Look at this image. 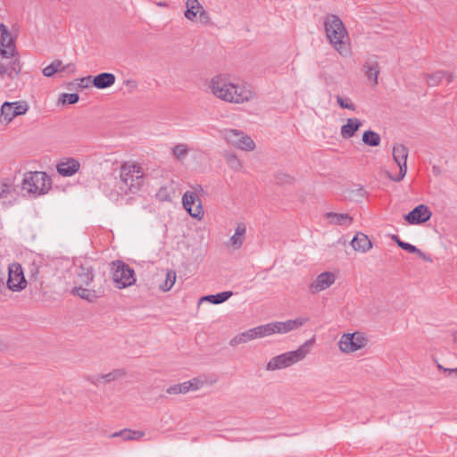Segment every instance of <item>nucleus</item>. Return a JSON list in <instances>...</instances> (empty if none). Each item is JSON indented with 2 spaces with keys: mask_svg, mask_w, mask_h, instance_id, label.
Wrapping results in <instances>:
<instances>
[{
  "mask_svg": "<svg viewBox=\"0 0 457 457\" xmlns=\"http://www.w3.org/2000/svg\"><path fill=\"white\" fill-rule=\"evenodd\" d=\"M324 30L331 46L343 57L351 55L348 31L342 20L336 14H328L324 19Z\"/></svg>",
  "mask_w": 457,
  "mask_h": 457,
  "instance_id": "obj_1",
  "label": "nucleus"
},
{
  "mask_svg": "<svg viewBox=\"0 0 457 457\" xmlns=\"http://www.w3.org/2000/svg\"><path fill=\"white\" fill-rule=\"evenodd\" d=\"M314 340V337H312L295 351L287 352L271 358L266 365V370L273 371L285 369L303 360L309 353V347L313 344Z\"/></svg>",
  "mask_w": 457,
  "mask_h": 457,
  "instance_id": "obj_2",
  "label": "nucleus"
},
{
  "mask_svg": "<svg viewBox=\"0 0 457 457\" xmlns=\"http://www.w3.org/2000/svg\"><path fill=\"white\" fill-rule=\"evenodd\" d=\"M51 188V179L44 171H30L24 175L22 189L28 193L44 195Z\"/></svg>",
  "mask_w": 457,
  "mask_h": 457,
  "instance_id": "obj_3",
  "label": "nucleus"
},
{
  "mask_svg": "<svg viewBox=\"0 0 457 457\" xmlns=\"http://www.w3.org/2000/svg\"><path fill=\"white\" fill-rule=\"evenodd\" d=\"M112 280L117 288H125L136 283L135 271L124 262L117 260L111 263Z\"/></svg>",
  "mask_w": 457,
  "mask_h": 457,
  "instance_id": "obj_4",
  "label": "nucleus"
},
{
  "mask_svg": "<svg viewBox=\"0 0 457 457\" xmlns=\"http://www.w3.org/2000/svg\"><path fill=\"white\" fill-rule=\"evenodd\" d=\"M192 188L193 191H187L183 195L182 204L191 217L201 220L204 211L199 195L204 193V188L201 185H195Z\"/></svg>",
  "mask_w": 457,
  "mask_h": 457,
  "instance_id": "obj_5",
  "label": "nucleus"
},
{
  "mask_svg": "<svg viewBox=\"0 0 457 457\" xmlns=\"http://www.w3.org/2000/svg\"><path fill=\"white\" fill-rule=\"evenodd\" d=\"M222 137L228 144L243 151H253L255 148L253 140L242 130L226 129L222 131Z\"/></svg>",
  "mask_w": 457,
  "mask_h": 457,
  "instance_id": "obj_6",
  "label": "nucleus"
},
{
  "mask_svg": "<svg viewBox=\"0 0 457 457\" xmlns=\"http://www.w3.org/2000/svg\"><path fill=\"white\" fill-rule=\"evenodd\" d=\"M230 88L228 91L225 101L230 104H241L253 100L255 97V92L246 84H238L229 81Z\"/></svg>",
  "mask_w": 457,
  "mask_h": 457,
  "instance_id": "obj_7",
  "label": "nucleus"
},
{
  "mask_svg": "<svg viewBox=\"0 0 457 457\" xmlns=\"http://www.w3.org/2000/svg\"><path fill=\"white\" fill-rule=\"evenodd\" d=\"M186 7L184 15L188 21L199 22L204 26L212 23L210 14L204 10L199 0H187Z\"/></svg>",
  "mask_w": 457,
  "mask_h": 457,
  "instance_id": "obj_8",
  "label": "nucleus"
},
{
  "mask_svg": "<svg viewBox=\"0 0 457 457\" xmlns=\"http://www.w3.org/2000/svg\"><path fill=\"white\" fill-rule=\"evenodd\" d=\"M368 344L367 337L361 332L344 334L338 342L339 349L345 353L356 352Z\"/></svg>",
  "mask_w": 457,
  "mask_h": 457,
  "instance_id": "obj_9",
  "label": "nucleus"
},
{
  "mask_svg": "<svg viewBox=\"0 0 457 457\" xmlns=\"http://www.w3.org/2000/svg\"><path fill=\"white\" fill-rule=\"evenodd\" d=\"M143 178L142 168L138 164H123L121 166L120 179L132 190L133 187L138 188Z\"/></svg>",
  "mask_w": 457,
  "mask_h": 457,
  "instance_id": "obj_10",
  "label": "nucleus"
},
{
  "mask_svg": "<svg viewBox=\"0 0 457 457\" xmlns=\"http://www.w3.org/2000/svg\"><path fill=\"white\" fill-rule=\"evenodd\" d=\"M409 150L403 144H396L393 147V159L399 167V174L395 177L387 172L388 178L396 182H400L406 175L407 172V158Z\"/></svg>",
  "mask_w": 457,
  "mask_h": 457,
  "instance_id": "obj_11",
  "label": "nucleus"
},
{
  "mask_svg": "<svg viewBox=\"0 0 457 457\" xmlns=\"http://www.w3.org/2000/svg\"><path fill=\"white\" fill-rule=\"evenodd\" d=\"M29 110L26 102H4L1 107L0 122L7 125L16 116L25 114Z\"/></svg>",
  "mask_w": 457,
  "mask_h": 457,
  "instance_id": "obj_12",
  "label": "nucleus"
},
{
  "mask_svg": "<svg viewBox=\"0 0 457 457\" xmlns=\"http://www.w3.org/2000/svg\"><path fill=\"white\" fill-rule=\"evenodd\" d=\"M7 287L13 292H20L27 287V280L20 263L14 262L9 266Z\"/></svg>",
  "mask_w": 457,
  "mask_h": 457,
  "instance_id": "obj_13",
  "label": "nucleus"
},
{
  "mask_svg": "<svg viewBox=\"0 0 457 457\" xmlns=\"http://www.w3.org/2000/svg\"><path fill=\"white\" fill-rule=\"evenodd\" d=\"M229 77L225 74H218L212 77L209 82L208 87L211 93L217 98L225 101L228 91L229 90Z\"/></svg>",
  "mask_w": 457,
  "mask_h": 457,
  "instance_id": "obj_14",
  "label": "nucleus"
},
{
  "mask_svg": "<svg viewBox=\"0 0 457 457\" xmlns=\"http://www.w3.org/2000/svg\"><path fill=\"white\" fill-rule=\"evenodd\" d=\"M16 188L12 179H0V204L10 206L16 200Z\"/></svg>",
  "mask_w": 457,
  "mask_h": 457,
  "instance_id": "obj_15",
  "label": "nucleus"
},
{
  "mask_svg": "<svg viewBox=\"0 0 457 457\" xmlns=\"http://www.w3.org/2000/svg\"><path fill=\"white\" fill-rule=\"evenodd\" d=\"M432 216V212L425 204H419L408 214L404 215V220L409 224H422L429 220Z\"/></svg>",
  "mask_w": 457,
  "mask_h": 457,
  "instance_id": "obj_16",
  "label": "nucleus"
},
{
  "mask_svg": "<svg viewBox=\"0 0 457 457\" xmlns=\"http://www.w3.org/2000/svg\"><path fill=\"white\" fill-rule=\"evenodd\" d=\"M335 280L336 275L333 272H322L309 285V290L312 294H317L328 288Z\"/></svg>",
  "mask_w": 457,
  "mask_h": 457,
  "instance_id": "obj_17",
  "label": "nucleus"
},
{
  "mask_svg": "<svg viewBox=\"0 0 457 457\" xmlns=\"http://www.w3.org/2000/svg\"><path fill=\"white\" fill-rule=\"evenodd\" d=\"M309 321V318L298 317L295 320H287L286 321H276L271 322L272 328H274V334H285L292 330H295Z\"/></svg>",
  "mask_w": 457,
  "mask_h": 457,
  "instance_id": "obj_18",
  "label": "nucleus"
},
{
  "mask_svg": "<svg viewBox=\"0 0 457 457\" xmlns=\"http://www.w3.org/2000/svg\"><path fill=\"white\" fill-rule=\"evenodd\" d=\"M429 87H436L445 82L446 85L453 80V75L445 71H437L431 74L424 75Z\"/></svg>",
  "mask_w": 457,
  "mask_h": 457,
  "instance_id": "obj_19",
  "label": "nucleus"
},
{
  "mask_svg": "<svg viewBox=\"0 0 457 457\" xmlns=\"http://www.w3.org/2000/svg\"><path fill=\"white\" fill-rule=\"evenodd\" d=\"M0 43L4 47H5L1 50V54L4 57H9L13 54L14 45L9 35L7 27L4 23H0Z\"/></svg>",
  "mask_w": 457,
  "mask_h": 457,
  "instance_id": "obj_20",
  "label": "nucleus"
},
{
  "mask_svg": "<svg viewBox=\"0 0 457 457\" xmlns=\"http://www.w3.org/2000/svg\"><path fill=\"white\" fill-rule=\"evenodd\" d=\"M79 162L74 158H68L57 164L56 169L60 175L63 177H71L74 175L79 169Z\"/></svg>",
  "mask_w": 457,
  "mask_h": 457,
  "instance_id": "obj_21",
  "label": "nucleus"
},
{
  "mask_svg": "<svg viewBox=\"0 0 457 457\" xmlns=\"http://www.w3.org/2000/svg\"><path fill=\"white\" fill-rule=\"evenodd\" d=\"M116 78L114 74L110 72H103L95 76L92 84L97 89H104L112 87L115 83Z\"/></svg>",
  "mask_w": 457,
  "mask_h": 457,
  "instance_id": "obj_22",
  "label": "nucleus"
},
{
  "mask_svg": "<svg viewBox=\"0 0 457 457\" xmlns=\"http://www.w3.org/2000/svg\"><path fill=\"white\" fill-rule=\"evenodd\" d=\"M362 126V122L358 118H350L346 123L341 127V136L345 139L351 138L355 132Z\"/></svg>",
  "mask_w": 457,
  "mask_h": 457,
  "instance_id": "obj_23",
  "label": "nucleus"
},
{
  "mask_svg": "<svg viewBox=\"0 0 457 457\" xmlns=\"http://www.w3.org/2000/svg\"><path fill=\"white\" fill-rule=\"evenodd\" d=\"M352 247L358 252L366 253L372 247L371 241L367 235L357 233L351 241Z\"/></svg>",
  "mask_w": 457,
  "mask_h": 457,
  "instance_id": "obj_24",
  "label": "nucleus"
},
{
  "mask_svg": "<svg viewBox=\"0 0 457 457\" xmlns=\"http://www.w3.org/2000/svg\"><path fill=\"white\" fill-rule=\"evenodd\" d=\"M325 219L332 225L349 226L353 222V218L347 213L326 212Z\"/></svg>",
  "mask_w": 457,
  "mask_h": 457,
  "instance_id": "obj_25",
  "label": "nucleus"
},
{
  "mask_svg": "<svg viewBox=\"0 0 457 457\" xmlns=\"http://www.w3.org/2000/svg\"><path fill=\"white\" fill-rule=\"evenodd\" d=\"M77 276L81 284L88 286L94 279V269L87 264H80L77 269Z\"/></svg>",
  "mask_w": 457,
  "mask_h": 457,
  "instance_id": "obj_26",
  "label": "nucleus"
},
{
  "mask_svg": "<svg viewBox=\"0 0 457 457\" xmlns=\"http://www.w3.org/2000/svg\"><path fill=\"white\" fill-rule=\"evenodd\" d=\"M71 294L73 295H77L81 299H84L89 303L95 302L99 295L96 294V291L84 288L82 287H75L71 289Z\"/></svg>",
  "mask_w": 457,
  "mask_h": 457,
  "instance_id": "obj_27",
  "label": "nucleus"
},
{
  "mask_svg": "<svg viewBox=\"0 0 457 457\" xmlns=\"http://www.w3.org/2000/svg\"><path fill=\"white\" fill-rule=\"evenodd\" d=\"M249 332L253 340L255 338H261V337L273 335L274 328H272V325L270 322V323H268L265 325H261V326H257L255 328H250Z\"/></svg>",
  "mask_w": 457,
  "mask_h": 457,
  "instance_id": "obj_28",
  "label": "nucleus"
},
{
  "mask_svg": "<svg viewBox=\"0 0 457 457\" xmlns=\"http://www.w3.org/2000/svg\"><path fill=\"white\" fill-rule=\"evenodd\" d=\"M144 435H145V433L143 431L124 428L122 430H120L119 432L113 433L111 436L112 437L120 436L123 440L128 441V440L138 439V438L144 436Z\"/></svg>",
  "mask_w": 457,
  "mask_h": 457,
  "instance_id": "obj_29",
  "label": "nucleus"
},
{
  "mask_svg": "<svg viewBox=\"0 0 457 457\" xmlns=\"http://www.w3.org/2000/svg\"><path fill=\"white\" fill-rule=\"evenodd\" d=\"M363 72L368 79L373 81L374 85L378 84V77L379 73L378 62H374L373 63H365L363 66Z\"/></svg>",
  "mask_w": 457,
  "mask_h": 457,
  "instance_id": "obj_30",
  "label": "nucleus"
},
{
  "mask_svg": "<svg viewBox=\"0 0 457 457\" xmlns=\"http://www.w3.org/2000/svg\"><path fill=\"white\" fill-rule=\"evenodd\" d=\"M362 142L369 146H378L381 142V137L378 133L373 130H366L362 135Z\"/></svg>",
  "mask_w": 457,
  "mask_h": 457,
  "instance_id": "obj_31",
  "label": "nucleus"
},
{
  "mask_svg": "<svg viewBox=\"0 0 457 457\" xmlns=\"http://www.w3.org/2000/svg\"><path fill=\"white\" fill-rule=\"evenodd\" d=\"M398 246L408 253L418 254L420 258H422L426 262H432V259L430 258V256L427 255L421 250H420L415 245H413L410 243H407V242L398 243Z\"/></svg>",
  "mask_w": 457,
  "mask_h": 457,
  "instance_id": "obj_32",
  "label": "nucleus"
},
{
  "mask_svg": "<svg viewBox=\"0 0 457 457\" xmlns=\"http://www.w3.org/2000/svg\"><path fill=\"white\" fill-rule=\"evenodd\" d=\"M176 278H177V275H176L175 270H166L165 280H164L163 283H162L159 286L160 290L162 291V292L170 291L171 289V287H173V285L175 284V282H176Z\"/></svg>",
  "mask_w": 457,
  "mask_h": 457,
  "instance_id": "obj_33",
  "label": "nucleus"
},
{
  "mask_svg": "<svg viewBox=\"0 0 457 457\" xmlns=\"http://www.w3.org/2000/svg\"><path fill=\"white\" fill-rule=\"evenodd\" d=\"M190 391V384L189 382H183L180 384L173 385L167 388L166 392L169 395H179V394H186Z\"/></svg>",
  "mask_w": 457,
  "mask_h": 457,
  "instance_id": "obj_34",
  "label": "nucleus"
},
{
  "mask_svg": "<svg viewBox=\"0 0 457 457\" xmlns=\"http://www.w3.org/2000/svg\"><path fill=\"white\" fill-rule=\"evenodd\" d=\"M54 65H56V71L60 73L65 74H72L76 71V65L72 62L67 63L63 65L61 60H54L53 62Z\"/></svg>",
  "mask_w": 457,
  "mask_h": 457,
  "instance_id": "obj_35",
  "label": "nucleus"
},
{
  "mask_svg": "<svg viewBox=\"0 0 457 457\" xmlns=\"http://www.w3.org/2000/svg\"><path fill=\"white\" fill-rule=\"evenodd\" d=\"M253 340L251 334L249 332V329L246 331H244L237 336H235L233 338L229 341L230 346H237L241 344H245L249 341Z\"/></svg>",
  "mask_w": 457,
  "mask_h": 457,
  "instance_id": "obj_36",
  "label": "nucleus"
},
{
  "mask_svg": "<svg viewBox=\"0 0 457 457\" xmlns=\"http://www.w3.org/2000/svg\"><path fill=\"white\" fill-rule=\"evenodd\" d=\"M189 153V148L186 144H177L172 148V154L179 161L183 160Z\"/></svg>",
  "mask_w": 457,
  "mask_h": 457,
  "instance_id": "obj_37",
  "label": "nucleus"
},
{
  "mask_svg": "<svg viewBox=\"0 0 457 457\" xmlns=\"http://www.w3.org/2000/svg\"><path fill=\"white\" fill-rule=\"evenodd\" d=\"M126 372L124 370L118 369L114 370L107 374L102 375L100 378L104 379L105 382H112L119 378L125 376Z\"/></svg>",
  "mask_w": 457,
  "mask_h": 457,
  "instance_id": "obj_38",
  "label": "nucleus"
},
{
  "mask_svg": "<svg viewBox=\"0 0 457 457\" xmlns=\"http://www.w3.org/2000/svg\"><path fill=\"white\" fill-rule=\"evenodd\" d=\"M336 99H337V104L342 109H347V110H350V111H355L356 110V105L351 101L350 98H348V97L344 98L343 96L337 95L336 96Z\"/></svg>",
  "mask_w": 457,
  "mask_h": 457,
  "instance_id": "obj_39",
  "label": "nucleus"
},
{
  "mask_svg": "<svg viewBox=\"0 0 457 457\" xmlns=\"http://www.w3.org/2000/svg\"><path fill=\"white\" fill-rule=\"evenodd\" d=\"M225 160L229 168L234 170H238L241 168V162L237 155L233 154H228L225 155Z\"/></svg>",
  "mask_w": 457,
  "mask_h": 457,
  "instance_id": "obj_40",
  "label": "nucleus"
},
{
  "mask_svg": "<svg viewBox=\"0 0 457 457\" xmlns=\"http://www.w3.org/2000/svg\"><path fill=\"white\" fill-rule=\"evenodd\" d=\"M232 295L231 291H224L216 295H211V298H212L213 304H220L226 302Z\"/></svg>",
  "mask_w": 457,
  "mask_h": 457,
  "instance_id": "obj_41",
  "label": "nucleus"
},
{
  "mask_svg": "<svg viewBox=\"0 0 457 457\" xmlns=\"http://www.w3.org/2000/svg\"><path fill=\"white\" fill-rule=\"evenodd\" d=\"M79 100V96L77 93H71V94L63 93L60 96V101L62 104H74L78 103Z\"/></svg>",
  "mask_w": 457,
  "mask_h": 457,
  "instance_id": "obj_42",
  "label": "nucleus"
},
{
  "mask_svg": "<svg viewBox=\"0 0 457 457\" xmlns=\"http://www.w3.org/2000/svg\"><path fill=\"white\" fill-rule=\"evenodd\" d=\"M21 71V66L19 60L15 59L13 60L11 64L5 68V72L10 78H13V73L15 75H18Z\"/></svg>",
  "mask_w": 457,
  "mask_h": 457,
  "instance_id": "obj_43",
  "label": "nucleus"
},
{
  "mask_svg": "<svg viewBox=\"0 0 457 457\" xmlns=\"http://www.w3.org/2000/svg\"><path fill=\"white\" fill-rule=\"evenodd\" d=\"M230 245L235 248V249H238L242 246L244 241H245V237L243 236H240V235H237V233H235L231 237H230Z\"/></svg>",
  "mask_w": 457,
  "mask_h": 457,
  "instance_id": "obj_44",
  "label": "nucleus"
},
{
  "mask_svg": "<svg viewBox=\"0 0 457 457\" xmlns=\"http://www.w3.org/2000/svg\"><path fill=\"white\" fill-rule=\"evenodd\" d=\"M156 195L161 201H169V202L171 201V196H170L167 187H161L159 189L158 193L156 194Z\"/></svg>",
  "mask_w": 457,
  "mask_h": 457,
  "instance_id": "obj_45",
  "label": "nucleus"
},
{
  "mask_svg": "<svg viewBox=\"0 0 457 457\" xmlns=\"http://www.w3.org/2000/svg\"><path fill=\"white\" fill-rule=\"evenodd\" d=\"M42 73L45 77L48 78L54 76L55 73H57L56 65L54 66L52 62L51 64L47 65L43 69Z\"/></svg>",
  "mask_w": 457,
  "mask_h": 457,
  "instance_id": "obj_46",
  "label": "nucleus"
},
{
  "mask_svg": "<svg viewBox=\"0 0 457 457\" xmlns=\"http://www.w3.org/2000/svg\"><path fill=\"white\" fill-rule=\"evenodd\" d=\"M39 268L35 262L29 265V277L30 279L37 281L38 279Z\"/></svg>",
  "mask_w": 457,
  "mask_h": 457,
  "instance_id": "obj_47",
  "label": "nucleus"
},
{
  "mask_svg": "<svg viewBox=\"0 0 457 457\" xmlns=\"http://www.w3.org/2000/svg\"><path fill=\"white\" fill-rule=\"evenodd\" d=\"M187 382H189V384H190V391H195V390L199 389L204 385V382L196 378H195L191 380H188Z\"/></svg>",
  "mask_w": 457,
  "mask_h": 457,
  "instance_id": "obj_48",
  "label": "nucleus"
},
{
  "mask_svg": "<svg viewBox=\"0 0 457 457\" xmlns=\"http://www.w3.org/2000/svg\"><path fill=\"white\" fill-rule=\"evenodd\" d=\"M436 366H437L438 370L444 371L446 374V376H450L452 374H454L455 376H457V368H455V369L445 368L440 363H437Z\"/></svg>",
  "mask_w": 457,
  "mask_h": 457,
  "instance_id": "obj_49",
  "label": "nucleus"
},
{
  "mask_svg": "<svg viewBox=\"0 0 457 457\" xmlns=\"http://www.w3.org/2000/svg\"><path fill=\"white\" fill-rule=\"evenodd\" d=\"M245 232H246V226H245V224H244L243 222L238 223L237 228H236L235 233H237V235L245 237Z\"/></svg>",
  "mask_w": 457,
  "mask_h": 457,
  "instance_id": "obj_50",
  "label": "nucleus"
},
{
  "mask_svg": "<svg viewBox=\"0 0 457 457\" xmlns=\"http://www.w3.org/2000/svg\"><path fill=\"white\" fill-rule=\"evenodd\" d=\"M92 77L91 76H87V77H85V78H81L79 79V87L84 88V87H88V83L89 82H92Z\"/></svg>",
  "mask_w": 457,
  "mask_h": 457,
  "instance_id": "obj_51",
  "label": "nucleus"
},
{
  "mask_svg": "<svg viewBox=\"0 0 457 457\" xmlns=\"http://www.w3.org/2000/svg\"><path fill=\"white\" fill-rule=\"evenodd\" d=\"M125 84L127 86H130L131 87L135 88L137 87V82L135 80L128 79L125 81Z\"/></svg>",
  "mask_w": 457,
  "mask_h": 457,
  "instance_id": "obj_52",
  "label": "nucleus"
},
{
  "mask_svg": "<svg viewBox=\"0 0 457 457\" xmlns=\"http://www.w3.org/2000/svg\"><path fill=\"white\" fill-rule=\"evenodd\" d=\"M391 238H392L393 241H395L397 245H398V243H403V242L396 235H393Z\"/></svg>",
  "mask_w": 457,
  "mask_h": 457,
  "instance_id": "obj_53",
  "label": "nucleus"
},
{
  "mask_svg": "<svg viewBox=\"0 0 457 457\" xmlns=\"http://www.w3.org/2000/svg\"><path fill=\"white\" fill-rule=\"evenodd\" d=\"M201 301H208L212 303V298H211V295L202 297Z\"/></svg>",
  "mask_w": 457,
  "mask_h": 457,
  "instance_id": "obj_54",
  "label": "nucleus"
},
{
  "mask_svg": "<svg viewBox=\"0 0 457 457\" xmlns=\"http://www.w3.org/2000/svg\"><path fill=\"white\" fill-rule=\"evenodd\" d=\"M5 72V67L0 63V76Z\"/></svg>",
  "mask_w": 457,
  "mask_h": 457,
  "instance_id": "obj_55",
  "label": "nucleus"
},
{
  "mask_svg": "<svg viewBox=\"0 0 457 457\" xmlns=\"http://www.w3.org/2000/svg\"><path fill=\"white\" fill-rule=\"evenodd\" d=\"M453 341L457 344V332L453 336Z\"/></svg>",
  "mask_w": 457,
  "mask_h": 457,
  "instance_id": "obj_56",
  "label": "nucleus"
}]
</instances>
